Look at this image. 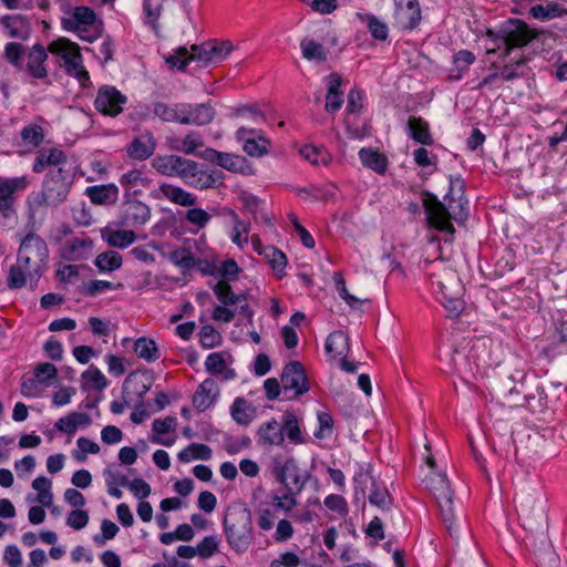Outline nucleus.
Instances as JSON below:
<instances>
[{
    "label": "nucleus",
    "instance_id": "nucleus-45",
    "mask_svg": "<svg viewBox=\"0 0 567 567\" xmlns=\"http://www.w3.org/2000/svg\"><path fill=\"white\" fill-rule=\"evenodd\" d=\"M284 435L286 434L288 440L293 444L303 443L301 429L297 415L293 412L287 411L282 415L280 423Z\"/></svg>",
    "mask_w": 567,
    "mask_h": 567
},
{
    "label": "nucleus",
    "instance_id": "nucleus-7",
    "mask_svg": "<svg viewBox=\"0 0 567 567\" xmlns=\"http://www.w3.org/2000/svg\"><path fill=\"white\" fill-rule=\"evenodd\" d=\"M486 34L496 45L488 50L487 53H495L504 48L501 54L503 58L508 56L513 49L525 47L538 37L537 31L530 29L526 22L518 19H508L497 30H487Z\"/></svg>",
    "mask_w": 567,
    "mask_h": 567
},
{
    "label": "nucleus",
    "instance_id": "nucleus-10",
    "mask_svg": "<svg viewBox=\"0 0 567 567\" xmlns=\"http://www.w3.org/2000/svg\"><path fill=\"white\" fill-rule=\"evenodd\" d=\"M153 167L162 175L179 177L188 182L198 174V163L178 155L157 156L153 159Z\"/></svg>",
    "mask_w": 567,
    "mask_h": 567
},
{
    "label": "nucleus",
    "instance_id": "nucleus-54",
    "mask_svg": "<svg viewBox=\"0 0 567 567\" xmlns=\"http://www.w3.org/2000/svg\"><path fill=\"white\" fill-rule=\"evenodd\" d=\"M204 146V141L198 132L188 133L182 141H177L172 147L185 154H193Z\"/></svg>",
    "mask_w": 567,
    "mask_h": 567
},
{
    "label": "nucleus",
    "instance_id": "nucleus-50",
    "mask_svg": "<svg viewBox=\"0 0 567 567\" xmlns=\"http://www.w3.org/2000/svg\"><path fill=\"white\" fill-rule=\"evenodd\" d=\"M122 256L115 250H109L96 256L94 265L102 272H111L121 268Z\"/></svg>",
    "mask_w": 567,
    "mask_h": 567
},
{
    "label": "nucleus",
    "instance_id": "nucleus-57",
    "mask_svg": "<svg viewBox=\"0 0 567 567\" xmlns=\"http://www.w3.org/2000/svg\"><path fill=\"white\" fill-rule=\"evenodd\" d=\"M332 279L340 298L351 308H358L361 305V300L348 291L342 274L339 271L333 272Z\"/></svg>",
    "mask_w": 567,
    "mask_h": 567
},
{
    "label": "nucleus",
    "instance_id": "nucleus-12",
    "mask_svg": "<svg viewBox=\"0 0 567 567\" xmlns=\"http://www.w3.org/2000/svg\"><path fill=\"white\" fill-rule=\"evenodd\" d=\"M282 391L287 399H298L309 391V382L302 364L289 362L281 374Z\"/></svg>",
    "mask_w": 567,
    "mask_h": 567
},
{
    "label": "nucleus",
    "instance_id": "nucleus-41",
    "mask_svg": "<svg viewBox=\"0 0 567 567\" xmlns=\"http://www.w3.org/2000/svg\"><path fill=\"white\" fill-rule=\"evenodd\" d=\"M169 260L177 266L183 275L188 274L198 264H203L200 259H196L190 249L182 247L171 251Z\"/></svg>",
    "mask_w": 567,
    "mask_h": 567
},
{
    "label": "nucleus",
    "instance_id": "nucleus-42",
    "mask_svg": "<svg viewBox=\"0 0 567 567\" xmlns=\"http://www.w3.org/2000/svg\"><path fill=\"white\" fill-rule=\"evenodd\" d=\"M302 56L308 61L322 63L328 60L329 51L320 43L310 38L300 41Z\"/></svg>",
    "mask_w": 567,
    "mask_h": 567
},
{
    "label": "nucleus",
    "instance_id": "nucleus-59",
    "mask_svg": "<svg viewBox=\"0 0 567 567\" xmlns=\"http://www.w3.org/2000/svg\"><path fill=\"white\" fill-rule=\"evenodd\" d=\"M317 417L319 427L315 431L313 435L320 440L330 437L333 430L332 415L328 412L321 411L318 412Z\"/></svg>",
    "mask_w": 567,
    "mask_h": 567
},
{
    "label": "nucleus",
    "instance_id": "nucleus-15",
    "mask_svg": "<svg viewBox=\"0 0 567 567\" xmlns=\"http://www.w3.org/2000/svg\"><path fill=\"white\" fill-rule=\"evenodd\" d=\"M203 157L231 173L251 175L252 167L246 157L231 153L219 152L214 148H206Z\"/></svg>",
    "mask_w": 567,
    "mask_h": 567
},
{
    "label": "nucleus",
    "instance_id": "nucleus-20",
    "mask_svg": "<svg viewBox=\"0 0 567 567\" xmlns=\"http://www.w3.org/2000/svg\"><path fill=\"white\" fill-rule=\"evenodd\" d=\"M49 166H54L56 168H73L68 161L65 152L58 147L40 151L33 163L32 171L39 174Z\"/></svg>",
    "mask_w": 567,
    "mask_h": 567
},
{
    "label": "nucleus",
    "instance_id": "nucleus-31",
    "mask_svg": "<svg viewBox=\"0 0 567 567\" xmlns=\"http://www.w3.org/2000/svg\"><path fill=\"white\" fill-rule=\"evenodd\" d=\"M440 360L445 364L447 373L458 374L462 379H467L472 374L467 358L457 350L445 353Z\"/></svg>",
    "mask_w": 567,
    "mask_h": 567
},
{
    "label": "nucleus",
    "instance_id": "nucleus-19",
    "mask_svg": "<svg viewBox=\"0 0 567 567\" xmlns=\"http://www.w3.org/2000/svg\"><path fill=\"white\" fill-rule=\"evenodd\" d=\"M3 32L7 37L20 41H27L32 33L30 19L22 14H7L0 19Z\"/></svg>",
    "mask_w": 567,
    "mask_h": 567
},
{
    "label": "nucleus",
    "instance_id": "nucleus-43",
    "mask_svg": "<svg viewBox=\"0 0 567 567\" xmlns=\"http://www.w3.org/2000/svg\"><path fill=\"white\" fill-rule=\"evenodd\" d=\"M529 13L537 20L546 21L555 18L566 17L567 8L555 2H548L547 4L532 6L529 8Z\"/></svg>",
    "mask_w": 567,
    "mask_h": 567
},
{
    "label": "nucleus",
    "instance_id": "nucleus-11",
    "mask_svg": "<svg viewBox=\"0 0 567 567\" xmlns=\"http://www.w3.org/2000/svg\"><path fill=\"white\" fill-rule=\"evenodd\" d=\"M96 21V16L89 7H75L69 17L61 20L62 28L66 31L76 32L80 39L92 42L96 35L89 32V28Z\"/></svg>",
    "mask_w": 567,
    "mask_h": 567
},
{
    "label": "nucleus",
    "instance_id": "nucleus-56",
    "mask_svg": "<svg viewBox=\"0 0 567 567\" xmlns=\"http://www.w3.org/2000/svg\"><path fill=\"white\" fill-rule=\"evenodd\" d=\"M20 135H21V138L24 142V144L32 146V147L40 146L44 140L43 128H42V126H40L38 124L25 125L21 130Z\"/></svg>",
    "mask_w": 567,
    "mask_h": 567
},
{
    "label": "nucleus",
    "instance_id": "nucleus-58",
    "mask_svg": "<svg viewBox=\"0 0 567 567\" xmlns=\"http://www.w3.org/2000/svg\"><path fill=\"white\" fill-rule=\"evenodd\" d=\"M362 20L367 22L371 35L380 41L388 39V25L372 14H365Z\"/></svg>",
    "mask_w": 567,
    "mask_h": 567
},
{
    "label": "nucleus",
    "instance_id": "nucleus-29",
    "mask_svg": "<svg viewBox=\"0 0 567 567\" xmlns=\"http://www.w3.org/2000/svg\"><path fill=\"white\" fill-rule=\"evenodd\" d=\"M433 284L439 287L441 297L463 295V285L454 270H446L442 274L433 275Z\"/></svg>",
    "mask_w": 567,
    "mask_h": 567
},
{
    "label": "nucleus",
    "instance_id": "nucleus-26",
    "mask_svg": "<svg viewBox=\"0 0 567 567\" xmlns=\"http://www.w3.org/2000/svg\"><path fill=\"white\" fill-rule=\"evenodd\" d=\"M155 198H165L176 205L193 206L196 198L185 189L167 183H163L153 192Z\"/></svg>",
    "mask_w": 567,
    "mask_h": 567
},
{
    "label": "nucleus",
    "instance_id": "nucleus-34",
    "mask_svg": "<svg viewBox=\"0 0 567 567\" xmlns=\"http://www.w3.org/2000/svg\"><path fill=\"white\" fill-rule=\"evenodd\" d=\"M86 196L97 205L114 204L118 198V188L114 184L94 185L85 189Z\"/></svg>",
    "mask_w": 567,
    "mask_h": 567
},
{
    "label": "nucleus",
    "instance_id": "nucleus-25",
    "mask_svg": "<svg viewBox=\"0 0 567 567\" xmlns=\"http://www.w3.org/2000/svg\"><path fill=\"white\" fill-rule=\"evenodd\" d=\"M219 395V389L214 379H205L197 388L193 395V405L198 411L209 409Z\"/></svg>",
    "mask_w": 567,
    "mask_h": 567
},
{
    "label": "nucleus",
    "instance_id": "nucleus-4",
    "mask_svg": "<svg viewBox=\"0 0 567 567\" xmlns=\"http://www.w3.org/2000/svg\"><path fill=\"white\" fill-rule=\"evenodd\" d=\"M426 455L424 463L429 466L430 473L423 478V484L433 494L440 508L443 522L450 533H452V523L454 520L453 491L447 476L443 472H436L435 458L425 445Z\"/></svg>",
    "mask_w": 567,
    "mask_h": 567
},
{
    "label": "nucleus",
    "instance_id": "nucleus-22",
    "mask_svg": "<svg viewBox=\"0 0 567 567\" xmlns=\"http://www.w3.org/2000/svg\"><path fill=\"white\" fill-rule=\"evenodd\" d=\"M156 150V140L152 132L146 131L134 137L126 147V154L135 161H145L150 158Z\"/></svg>",
    "mask_w": 567,
    "mask_h": 567
},
{
    "label": "nucleus",
    "instance_id": "nucleus-33",
    "mask_svg": "<svg viewBox=\"0 0 567 567\" xmlns=\"http://www.w3.org/2000/svg\"><path fill=\"white\" fill-rule=\"evenodd\" d=\"M164 0H143V21L157 37H162L159 17Z\"/></svg>",
    "mask_w": 567,
    "mask_h": 567
},
{
    "label": "nucleus",
    "instance_id": "nucleus-55",
    "mask_svg": "<svg viewBox=\"0 0 567 567\" xmlns=\"http://www.w3.org/2000/svg\"><path fill=\"white\" fill-rule=\"evenodd\" d=\"M231 416L240 425H248L252 421L249 406L244 398H236L231 405Z\"/></svg>",
    "mask_w": 567,
    "mask_h": 567
},
{
    "label": "nucleus",
    "instance_id": "nucleus-28",
    "mask_svg": "<svg viewBox=\"0 0 567 567\" xmlns=\"http://www.w3.org/2000/svg\"><path fill=\"white\" fill-rule=\"evenodd\" d=\"M476 61V55L466 49L458 50L452 56V68L449 69L447 79L460 81Z\"/></svg>",
    "mask_w": 567,
    "mask_h": 567
},
{
    "label": "nucleus",
    "instance_id": "nucleus-30",
    "mask_svg": "<svg viewBox=\"0 0 567 567\" xmlns=\"http://www.w3.org/2000/svg\"><path fill=\"white\" fill-rule=\"evenodd\" d=\"M257 440L262 446L282 445L285 435L280 423L272 419L261 424L257 431Z\"/></svg>",
    "mask_w": 567,
    "mask_h": 567
},
{
    "label": "nucleus",
    "instance_id": "nucleus-16",
    "mask_svg": "<svg viewBox=\"0 0 567 567\" xmlns=\"http://www.w3.org/2000/svg\"><path fill=\"white\" fill-rule=\"evenodd\" d=\"M394 25L402 30H413L421 21V8L417 0H393Z\"/></svg>",
    "mask_w": 567,
    "mask_h": 567
},
{
    "label": "nucleus",
    "instance_id": "nucleus-24",
    "mask_svg": "<svg viewBox=\"0 0 567 567\" xmlns=\"http://www.w3.org/2000/svg\"><path fill=\"white\" fill-rule=\"evenodd\" d=\"M185 106L186 109L183 111V124L185 125H206L209 124L215 117V110L209 103H185Z\"/></svg>",
    "mask_w": 567,
    "mask_h": 567
},
{
    "label": "nucleus",
    "instance_id": "nucleus-47",
    "mask_svg": "<svg viewBox=\"0 0 567 567\" xmlns=\"http://www.w3.org/2000/svg\"><path fill=\"white\" fill-rule=\"evenodd\" d=\"M120 184L125 189V197H130L141 193L140 187L145 186L146 179L140 169H132L121 176Z\"/></svg>",
    "mask_w": 567,
    "mask_h": 567
},
{
    "label": "nucleus",
    "instance_id": "nucleus-17",
    "mask_svg": "<svg viewBox=\"0 0 567 567\" xmlns=\"http://www.w3.org/2000/svg\"><path fill=\"white\" fill-rule=\"evenodd\" d=\"M236 138L243 142V148L249 156L260 157L269 152L270 141L256 128L239 127Z\"/></svg>",
    "mask_w": 567,
    "mask_h": 567
},
{
    "label": "nucleus",
    "instance_id": "nucleus-46",
    "mask_svg": "<svg viewBox=\"0 0 567 567\" xmlns=\"http://www.w3.org/2000/svg\"><path fill=\"white\" fill-rule=\"evenodd\" d=\"M224 214L229 216L234 224L231 241L237 246L243 247L248 243L249 225L243 221L238 214L230 208H225Z\"/></svg>",
    "mask_w": 567,
    "mask_h": 567
},
{
    "label": "nucleus",
    "instance_id": "nucleus-32",
    "mask_svg": "<svg viewBox=\"0 0 567 567\" xmlns=\"http://www.w3.org/2000/svg\"><path fill=\"white\" fill-rule=\"evenodd\" d=\"M101 237L109 246L124 249L136 240V235L131 229H114L110 226L101 230Z\"/></svg>",
    "mask_w": 567,
    "mask_h": 567
},
{
    "label": "nucleus",
    "instance_id": "nucleus-21",
    "mask_svg": "<svg viewBox=\"0 0 567 567\" xmlns=\"http://www.w3.org/2000/svg\"><path fill=\"white\" fill-rule=\"evenodd\" d=\"M93 250V240L87 236L75 237L66 240L61 250V256L71 261L86 260Z\"/></svg>",
    "mask_w": 567,
    "mask_h": 567
},
{
    "label": "nucleus",
    "instance_id": "nucleus-52",
    "mask_svg": "<svg viewBox=\"0 0 567 567\" xmlns=\"http://www.w3.org/2000/svg\"><path fill=\"white\" fill-rule=\"evenodd\" d=\"M134 351L148 362L156 361L159 358L158 349L154 340L147 338H138L134 343Z\"/></svg>",
    "mask_w": 567,
    "mask_h": 567
},
{
    "label": "nucleus",
    "instance_id": "nucleus-2",
    "mask_svg": "<svg viewBox=\"0 0 567 567\" xmlns=\"http://www.w3.org/2000/svg\"><path fill=\"white\" fill-rule=\"evenodd\" d=\"M423 206L429 224L446 235L445 241H451L455 233L451 220L461 221L466 219L468 215L467 200L463 196L461 178L450 176L449 192L444 196V203L440 202L433 194L424 193Z\"/></svg>",
    "mask_w": 567,
    "mask_h": 567
},
{
    "label": "nucleus",
    "instance_id": "nucleus-8",
    "mask_svg": "<svg viewBox=\"0 0 567 567\" xmlns=\"http://www.w3.org/2000/svg\"><path fill=\"white\" fill-rule=\"evenodd\" d=\"M48 51L61 58L66 74L75 78L82 87L90 86V74L83 66L80 47L76 43L60 38L49 44Z\"/></svg>",
    "mask_w": 567,
    "mask_h": 567
},
{
    "label": "nucleus",
    "instance_id": "nucleus-35",
    "mask_svg": "<svg viewBox=\"0 0 567 567\" xmlns=\"http://www.w3.org/2000/svg\"><path fill=\"white\" fill-rule=\"evenodd\" d=\"M226 352H213L205 360L206 370L215 375H221L224 380H231L236 377L234 369L227 367Z\"/></svg>",
    "mask_w": 567,
    "mask_h": 567
},
{
    "label": "nucleus",
    "instance_id": "nucleus-40",
    "mask_svg": "<svg viewBox=\"0 0 567 567\" xmlns=\"http://www.w3.org/2000/svg\"><path fill=\"white\" fill-rule=\"evenodd\" d=\"M326 351L332 358L346 357L349 351V337L341 330L333 331L326 341Z\"/></svg>",
    "mask_w": 567,
    "mask_h": 567
},
{
    "label": "nucleus",
    "instance_id": "nucleus-51",
    "mask_svg": "<svg viewBox=\"0 0 567 567\" xmlns=\"http://www.w3.org/2000/svg\"><path fill=\"white\" fill-rule=\"evenodd\" d=\"M83 389L102 391L107 386V380L105 375L94 365H91L86 371L82 373Z\"/></svg>",
    "mask_w": 567,
    "mask_h": 567
},
{
    "label": "nucleus",
    "instance_id": "nucleus-14",
    "mask_svg": "<svg viewBox=\"0 0 567 567\" xmlns=\"http://www.w3.org/2000/svg\"><path fill=\"white\" fill-rule=\"evenodd\" d=\"M126 103L127 97L115 86L103 85L97 90L94 106L101 114L115 117L123 112Z\"/></svg>",
    "mask_w": 567,
    "mask_h": 567
},
{
    "label": "nucleus",
    "instance_id": "nucleus-39",
    "mask_svg": "<svg viewBox=\"0 0 567 567\" xmlns=\"http://www.w3.org/2000/svg\"><path fill=\"white\" fill-rule=\"evenodd\" d=\"M409 135L422 145H432L434 140L430 133L427 122L421 117L411 116L408 121Z\"/></svg>",
    "mask_w": 567,
    "mask_h": 567
},
{
    "label": "nucleus",
    "instance_id": "nucleus-61",
    "mask_svg": "<svg viewBox=\"0 0 567 567\" xmlns=\"http://www.w3.org/2000/svg\"><path fill=\"white\" fill-rule=\"evenodd\" d=\"M364 109V93L362 90L353 87L348 94L347 113L360 114Z\"/></svg>",
    "mask_w": 567,
    "mask_h": 567
},
{
    "label": "nucleus",
    "instance_id": "nucleus-48",
    "mask_svg": "<svg viewBox=\"0 0 567 567\" xmlns=\"http://www.w3.org/2000/svg\"><path fill=\"white\" fill-rule=\"evenodd\" d=\"M216 298L225 306H234L245 300L244 293H235L226 280H219L213 288Z\"/></svg>",
    "mask_w": 567,
    "mask_h": 567
},
{
    "label": "nucleus",
    "instance_id": "nucleus-5",
    "mask_svg": "<svg viewBox=\"0 0 567 567\" xmlns=\"http://www.w3.org/2000/svg\"><path fill=\"white\" fill-rule=\"evenodd\" d=\"M223 529L229 547L238 554L245 553L254 539L251 512L240 505L229 506Z\"/></svg>",
    "mask_w": 567,
    "mask_h": 567
},
{
    "label": "nucleus",
    "instance_id": "nucleus-27",
    "mask_svg": "<svg viewBox=\"0 0 567 567\" xmlns=\"http://www.w3.org/2000/svg\"><path fill=\"white\" fill-rule=\"evenodd\" d=\"M327 95L324 110L328 113H336L343 104V92L340 90L342 79L338 73H331L326 78Z\"/></svg>",
    "mask_w": 567,
    "mask_h": 567
},
{
    "label": "nucleus",
    "instance_id": "nucleus-44",
    "mask_svg": "<svg viewBox=\"0 0 567 567\" xmlns=\"http://www.w3.org/2000/svg\"><path fill=\"white\" fill-rule=\"evenodd\" d=\"M212 456L213 451L208 445L202 443H190L178 453L177 458L182 463H189L193 460L208 461L212 458Z\"/></svg>",
    "mask_w": 567,
    "mask_h": 567
},
{
    "label": "nucleus",
    "instance_id": "nucleus-60",
    "mask_svg": "<svg viewBox=\"0 0 567 567\" xmlns=\"http://www.w3.org/2000/svg\"><path fill=\"white\" fill-rule=\"evenodd\" d=\"M199 340L204 348L210 349L221 342V336L213 326L206 324L199 331Z\"/></svg>",
    "mask_w": 567,
    "mask_h": 567
},
{
    "label": "nucleus",
    "instance_id": "nucleus-9",
    "mask_svg": "<svg viewBox=\"0 0 567 567\" xmlns=\"http://www.w3.org/2000/svg\"><path fill=\"white\" fill-rule=\"evenodd\" d=\"M73 168H53L43 183L42 202L47 205H59L64 202L73 184Z\"/></svg>",
    "mask_w": 567,
    "mask_h": 567
},
{
    "label": "nucleus",
    "instance_id": "nucleus-64",
    "mask_svg": "<svg viewBox=\"0 0 567 567\" xmlns=\"http://www.w3.org/2000/svg\"><path fill=\"white\" fill-rule=\"evenodd\" d=\"M101 535L97 534L93 536V542L99 546H103L106 540L114 538L118 533L120 528L112 520L104 519L101 524Z\"/></svg>",
    "mask_w": 567,
    "mask_h": 567
},
{
    "label": "nucleus",
    "instance_id": "nucleus-49",
    "mask_svg": "<svg viewBox=\"0 0 567 567\" xmlns=\"http://www.w3.org/2000/svg\"><path fill=\"white\" fill-rule=\"evenodd\" d=\"M359 156L365 167L380 174L386 171L388 161L384 155L369 148H362Z\"/></svg>",
    "mask_w": 567,
    "mask_h": 567
},
{
    "label": "nucleus",
    "instance_id": "nucleus-63",
    "mask_svg": "<svg viewBox=\"0 0 567 567\" xmlns=\"http://www.w3.org/2000/svg\"><path fill=\"white\" fill-rule=\"evenodd\" d=\"M56 375L58 369L49 362L40 363L34 369V378L39 383L50 384V381L54 380Z\"/></svg>",
    "mask_w": 567,
    "mask_h": 567
},
{
    "label": "nucleus",
    "instance_id": "nucleus-6",
    "mask_svg": "<svg viewBox=\"0 0 567 567\" xmlns=\"http://www.w3.org/2000/svg\"><path fill=\"white\" fill-rule=\"evenodd\" d=\"M47 52L48 50L39 43L27 51L21 43L8 42L4 47L3 58L18 71L27 72L32 79L45 80L48 78Z\"/></svg>",
    "mask_w": 567,
    "mask_h": 567
},
{
    "label": "nucleus",
    "instance_id": "nucleus-62",
    "mask_svg": "<svg viewBox=\"0 0 567 567\" xmlns=\"http://www.w3.org/2000/svg\"><path fill=\"white\" fill-rule=\"evenodd\" d=\"M76 444L80 451H75L73 456L78 462L86 461V453L97 454L100 452L99 444L90 439L79 437Z\"/></svg>",
    "mask_w": 567,
    "mask_h": 567
},
{
    "label": "nucleus",
    "instance_id": "nucleus-37",
    "mask_svg": "<svg viewBox=\"0 0 567 567\" xmlns=\"http://www.w3.org/2000/svg\"><path fill=\"white\" fill-rule=\"evenodd\" d=\"M364 477L371 482V492L368 495L369 503L382 511L390 509L392 498L386 487L383 484L377 482V480L369 474H365Z\"/></svg>",
    "mask_w": 567,
    "mask_h": 567
},
{
    "label": "nucleus",
    "instance_id": "nucleus-23",
    "mask_svg": "<svg viewBox=\"0 0 567 567\" xmlns=\"http://www.w3.org/2000/svg\"><path fill=\"white\" fill-rule=\"evenodd\" d=\"M518 374V382H516L513 386H509V383H505L501 386L499 390L503 396L507 399V402L511 406L529 408V400L534 399V396L526 393L525 384L523 382L525 374L523 372H519ZM508 382H514V378L509 377Z\"/></svg>",
    "mask_w": 567,
    "mask_h": 567
},
{
    "label": "nucleus",
    "instance_id": "nucleus-1",
    "mask_svg": "<svg viewBox=\"0 0 567 567\" xmlns=\"http://www.w3.org/2000/svg\"><path fill=\"white\" fill-rule=\"evenodd\" d=\"M49 248L45 240L34 234H27L20 241L17 261L9 269L7 286L21 289L28 282L37 284L48 268Z\"/></svg>",
    "mask_w": 567,
    "mask_h": 567
},
{
    "label": "nucleus",
    "instance_id": "nucleus-18",
    "mask_svg": "<svg viewBox=\"0 0 567 567\" xmlns=\"http://www.w3.org/2000/svg\"><path fill=\"white\" fill-rule=\"evenodd\" d=\"M151 218V208L141 200L125 199L121 207V225L142 226Z\"/></svg>",
    "mask_w": 567,
    "mask_h": 567
},
{
    "label": "nucleus",
    "instance_id": "nucleus-53",
    "mask_svg": "<svg viewBox=\"0 0 567 567\" xmlns=\"http://www.w3.org/2000/svg\"><path fill=\"white\" fill-rule=\"evenodd\" d=\"M51 481L45 476L37 477L32 482V487L38 492L37 501L42 505L50 507L53 502V495L51 492Z\"/></svg>",
    "mask_w": 567,
    "mask_h": 567
},
{
    "label": "nucleus",
    "instance_id": "nucleus-38",
    "mask_svg": "<svg viewBox=\"0 0 567 567\" xmlns=\"http://www.w3.org/2000/svg\"><path fill=\"white\" fill-rule=\"evenodd\" d=\"M225 175L221 171H210L206 173L198 167V174L193 176L187 183L198 189L216 188L223 185Z\"/></svg>",
    "mask_w": 567,
    "mask_h": 567
},
{
    "label": "nucleus",
    "instance_id": "nucleus-13",
    "mask_svg": "<svg viewBox=\"0 0 567 567\" xmlns=\"http://www.w3.org/2000/svg\"><path fill=\"white\" fill-rule=\"evenodd\" d=\"M276 480L285 486L286 491L300 493L307 478L301 475V471L293 457H289L284 462L276 461L274 467Z\"/></svg>",
    "mask_w": 567,
    "mask_h": 567
},
{
    "label": "nucleus",
    "instance_id": "nucleus-3",
    "mask_svg": "<svg viewBox=\"0 0 567 567\" xmlns=\"http://www.w3.org/2000/svg\"><path fill=\"white\" fill-rule=\"evenodd\" d=\"M233 50L234 45L229 40H210L199 45L193 44L190 50L178 48L174 54L166 58V63L183 71L192 61L202 62L204 65L221 62Z\"/></svg>",
    "mask_w": 567,
    "mask_h": 567
},
{
    "label": "nucleus",
    "instance_id": "nucleus-36",
    "mask_svg": "<svg viewBox=\"0 0 567 567\" xmlns=\"http://www.w3.org/2000/svg\"><path fill=\"white\" fill-rule=\"evenodd\" d=\"M185 109V103L168 105L158 101L152 104L153 114L164 122H178L183 124V111Z\"/></svg>",
    "mask_w": 567,
    "mask_h": 567
}]
</instances>
